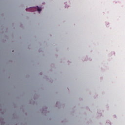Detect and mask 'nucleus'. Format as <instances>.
I'll return each mask as SVG.
<instances>
[{
    "label": "nucleus",
    "mask_w": 125,
    "mask_h": 125,
    "mask_svg": "<svg viewBox=\"0 0 125 125\" xmlns=\"http://www.w3.org/2000/svg\"><path fill=\"white\" fill-rule=\"evenodd\" d=\"M37 10L40 12V11H42V8L39 7V6H37Z\"/></svg>",
    "instance_id": "obj_1"
}]
</instances>
